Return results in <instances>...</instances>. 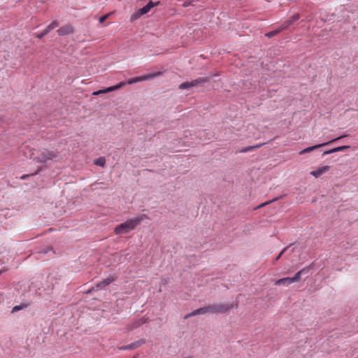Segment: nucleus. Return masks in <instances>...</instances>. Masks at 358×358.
<instances>
[{
    "label": "nucleus",
    "instance_id": "nucleus-7",
    "mask_svg": "<svg viewBox=\"0 0 358 358\" xmlns=\"http://www.w3.org/2000/svg\"><path fill=\"white\" fill-rule=\"evenodd\" d=\"M345 136H346L345 135H343V136H341L337 137V138H334V139H332V140H330V141H327V142H325V143H320V144H317V145H313V146L308 147V148H305V149H303V150H301V151L299 152V154L300 155H303V154H306V153L310 152L313 151V150H316V149H317V148H321V147H322V146H324V145H328V144H329V143H332V142H334V141H338V140H339V139H341V138H344V137H345Z\"/></svg>",
    "mask_w": 358,
    "mask_h": 358
},
{
    "label": "nucleus",
    "instance_id": "nucleus-26",
    "mask_svg": "<svg viewBox=\"0 0 358 358\" xmlns=\"http://www.w3.org/2000/svg\"><path fill=\"white\" fill-rule=\"evenodd\" d=\"M300 18V15L299 14H295L293 16H292L289 20L290 22V24H292L295 21L298 20Z\"/></svg>",
    "mask_w": 358,
    "mask_h": 358
},
{
    "label": "nucleus",
    "instance_id": "nucleus-4",
    "mask_svg": "<svg viewBox=\"0 0 358 358\" xmlns=\"http://www.w3.org/2000/svg\"><path fill=\"white\" fill-rule=\"evenodd\" d=\"M233 307V303H218L209 306V310L211 313L220 314L225 313Z\"/></svg>",
    "mask_w": 358,
    "mask_h": 358
},
{
    "label": "nucleus",
    "instance_id": "nucleus-21",
    "mask_svg": "<svg viewBox=\"0 0 358 358\" xmlns=\"http://www.w3.org/2000/svg\"><path fill=\"white\" fill-rule=\"evenodd\" d=\"M280 32V30L277 29L275 30L266 33L265 36H266L267 38H272V37L276 36L277 34H278Z\"/></svg>",
    "mask_w": 358,
    "mask_h": 358
},
{
    "label": "nucleus",
    "instance_id": "nucleus-3",
    "mask_svg": "<svg viewBox=\"0 0 358 358\" xmlns=\"http://www.w3.org/2000/svg\"><path fill=\"white\" fill-rule=\"evenodd\" d=\"M160 3L159 1L153 2L152 1H150L145 6L140 8L138 10H137L135 13L131 15V20H135L141 15L148 13L152 8L155 6L159 5Z\"/></svg>",
    "mask_w": 358,
    "mask_h": 358
},
{
    "label": "nucleus",
    "instance_id": "nucleus-15",
    "mask_svg": "<svg viewBox=\"0 0 358 358\" xmlns=\"http://www.w3.org/2000/svg\"><path fill=\"white\" fill-rule=\"evenodd\" d=\"M330 169V167L329 166H323L321 167H319L315 171H312L310 174L314 176L315 178H317L322 174L325 173Z\"/></svg>",
    "mask_w": 358,
    "mask_h": 358
},
{
    "label": "nucleus",
    "instance_id": "nucleus-20",
    "mask_svg": "<svg viewBox=\"0 0 358 358\" xmlns=\"http://www.w3.org/2000/svg\"><path fill=\"white\" fill-rule=\"evenodd\" d=\"M262 144H259V145H254V146H248V147H245L244 148H243L240 152L241 153H244V152H250V151H252L253 149L255 148H259Z\"/></svg>",
    "mask_w": 358,
    "mask_h": 358
},
{
    "label": "nucleus",
    "instance_id": "nucleus-19",
    "mask_svg": "<svg viewBox=\"0 0 358 358\" xmlns=\"http://www.w3.org/2000/svg\"><path fill=\"white\" fill-rule=\"evenodd\" d=\"M94 164L96 166L103 167L106 164V159L103 157H100L94 159Z\"/></svg>",
    "mask_w": 358,
    "mask_h": 358
},
{
    "label": "nucleus",
    "instance_id": "nucleus-22",
    "mask_svg": "<svg viewBox=\"0 0 358 358\" xmlns=\"http://www.w3.org/2000/svg\"><path fill=\"white\" fill-rule=\"evenodd\" d=\"M290 25H291V24H290V22H289V20L285 21L280 25V27L278 28V29L280 30V31H282V30L287 29Z\"/></svg>",
    "mask_w": 358,
    "mask_h": 358
},
{
    "label": "nucleus",
    "instance_id": "nucleus-34",
    "mask_svg": "<svg viewBox=\"0 0 358 358\" xmlns=\"http://www.w3.org/2000/svg\"><path fill=\"white\" fill-rule=\"evenodd\" d=\"M48 279L51 280L52 279V277L48 276Z\"/></svg>",
    "mask_w": 358,
    "mask_h": 358
},
{
    "label": "nucleus",
    "instance_id": "nucleus-5",
    "mask_svg": "<svg viewBox=\"0 0 358 358\" xmlns=\"http://www.w3.org/2000/svg\"><path fill=\"white\" fill-rule=\"evenodd\" d=\"M161 74H162L161 72H157V73H154L143 75V76H137V77H134V78H130V79H129L125 83H126V85L127 84L131 85V84H134V83H138V82H141V81H144V80H150V79L154 78L155 77H157V76H160Z\"/></svg>",
    "mask_w": 358,
    "mask_h": 358
},
{
    "label": "nucleus",
    "instance_id": "nucleus-9",
    "mask_svg": "<svg viewBox=\"0 0 358 358\" xmlns=\"http://www.w3.org/2000/svg\"><path fill=\"white\" fill-rule=\"evenodd\" d=\"M58 25H59V24L57 21H53L49 25H48L47 27L41 33L36 34L35 36L38 39H41L46 34H48L50 31H52L55 28L57 27Z\"/></svg>",
    "mask_w": 358,
    "mask_h": 358
},
{
    "label": "nucleus",
    "instance_id": "nucleus-33",
    "mask_svg": "<svg viewBox=\"0 0 358 358\" xmlns=\"http://www.w3.org/2000/svg\"><path fill=\"white\" fill-rule=\"evenodd\" d=\"M3 122V118L0 117V124H1Z\"/></svg>",
    "mask_w": 358,
    "mask_h": 358
},
{
    "label": "nucleus",
    "instance_id": "nucleus-30",
    "mask_svg": "<svg viewBox=\"0 0 358 358\" xmlns=\"http://www.w3.org/2000/svg\"><path fill=\"white\" fill-rule=\"evenodd\" d=\"M8 269L7 268H3L0 270V275L6 271H7Z\"/></svg>",
    "mask_w": 358,
    "mask_h": 358
},
{
    "label": "nucleus",
    "instance_id": "nucleus-2",
    "mask_svg": "<svg viewBox=\"0 0 358 358\" xmlns=\"http://www.w3.org/2000/svg\"><path fill=\"white\" fill-rule=\"evenodd\" d=\"M58 155L56 150H49L46 148L34 149L31 151V158L37 163H45L52 160Z\"/></svg>",
    "mask_w": 358,
    "mask_h": 358
},
{
    "label": "nucleus",
    "instance_id": "nucleus-1",
    "mask_svg": "<svg viewBox=\"0 0 358 358\" xmlns=\"http://www.w3.org/2000/svg\"><path fill=\"white\" fill-rule=\"evenodd\" d=\"M147 218L145 215H141L133 219H129L124 222L117 225L114 229V232L117 235L125 234L133 230L142 221Z\"/></svg>",
    "mask_w": 358,
    "mask_h": 358
},
{
    "label": "nucleus",
    "instance_id": "nucleus-28",
    "mask_svg": "<svg viewBox=\"0 0 358 358\" xmlns=\"http://www.w3.org/2000/svg\"><path fill=\"white\" fill-rule=\"evenodd\" d=\"M287 250V248H284L280 252V254L277 256V257L275 258V260H278L281 256L282 255V254L285 252V250Z\"/></svg>",
    "mask_w": 358,
    "mask_h": 358
},
{
    "label": "nucleus",
    "instance_id": "nucleus-13",
    "mask_svg": "<svg viewBox=\"0 0 358 358\" xmlns=\"http://www.w3.org/2000/svg\"><path fill=\"white\" fill-rule=\"evenodd\" d=\"M207 313H210L209 306H206V307H202V308H200L193 310L190 313L186 315L185 316V318L187 319L188 317H192V316H194L196 315H204Z\"/></svg>",
    "mask_w": 358,
    "mask_h": 358
},
{
    "label": "nucleus",
    "instance_id": "nucleus-24",
    "mask_svg": "<svg viewBox=\"0 0 358 358\" xmlns=\"http://www.w3.org/2000/svg\"><path fill=\"white\" fill-rule=\"evenodd\" d=\"M41 170V168H39L35 173H32V174H25V175H23L20 177V179L21 180H25V179H27L28 178H29L31 176H36L37 175L40 171Z\"/></svg>",
    "mask_w": 358,
    "mask_h": 358
},
{
    "label": "nucleus",
    "instance_id": "nucleus-18",
    "mask_svg": "<svg viewBox=\"0 0 358 358\" xmlns=\"http://www.w3.org/2000/svg\"><path fill=\"white\" fill-rule=\"evenodd\" d=\"M312 267H313V264H310L307 267H305V268L301 269L300 271H299L298 272H296L295 273L294 276L296 278L297 281L300 279V278L301 277L302 275L307 273L309 271V270L310 268H312Z\"/></svg>",
    "mask_w": 358,
    "mask_h": 358
},
{
    "label": "nucleus",
    "instance_id": "nucleus-8",
    "mask_svg": "<svg viewBox=\"0 0 358 358\" xmlns=\"http://www.w3.org/2000/svg\"><path fill=\"white\" fill-rule=\"evenodd\" d=\"M125 85H126L125 82H120L117 85L94 92H93V94L98 95L100 94L107 93V92H112L114 90H117L121 88L122 87L124 86Z\"/></svg>",
    "mask_w": 358,
    "mask_h": 358
},
{
    "label": "nucleus",
    "instance_id": "nucleus-14",
    "mask_svg": "<svg viewBox=\"0 0 358 358\" xmlns=\"http://www.w3.org/2000/svg\"><path fill=\"white\" fill-rule=\"evenodd\" d=\"M57 31L59 36H66L73 34V29L71 25L66 24L61 27Z\"/></svg>",
    "mask_w": 358,
    "mask_h": 358
},
{
    "label": "nucleus",
    "instance_id": "nucleus-31",
    "mask_svg": "<svg viewBox=\"0 0 358 358\" xmlns=\"http://www.w3.org/2000/svg\"><path fill=\"white\" fill-rule=\"evenodd\" d=\"M189 5H190V3H189V2L185 1V2L183 3V6H184V7H187V6H189Z\"/></svg>",
    "mask_w": 358,
    "mask_h": 358
},
{
    "label": "nucleus",
    "instance_id": "nucleus-23",
    "mask_svg": "<svg viewBox=\"0 0 358 358\" xmlns=\"http://www.w3.org/2000/svg\"><path fill=\"white\" fill-rule=\"evenodd\" d=\"M189 88H191V85L189 84V82H184V83H182L179 85V89L180 90H187V89H189Z\"/></svg>",
    "mask_w": 358,
    "mask_h": 358
},
{
    "label": "nucleus",
    "instance_id": "nucleus-29",
    "mask_svg": "<svg viewBox=\"0 0 358 358\" xmlns=\"http://www.w3.org/2000/svg\"><path fill=\"white\" fill-rule=\"evenodd\" d=\"M21 309V307L20 306H15L13 308V312L14 311H17V310H19Z\"/></svg>",
    "mask_w": 358,
    "mask_h": 358
},
{
    "label": "nucleus",
    "instance_id": "nucleus-32",
    "mask_svg": "<svg viewBox=\"0 0 358 358\" xmlns=\"http://www.w3.org/2000/svg\"><path fill=\"white\" fill-rule=\"evenodd\" d=\"M204 134H205V131H201L199 134L200 138H201V136H203Z\"/></svg>",
    "mask_w": 358,
    "mask_h": 358
},
{
    "label": "nucleus",
    "instance_id": "nucleus-16",
    "mask_svg": "<svg viewBox=\"0 0 358 358\" xmlns=\"http://www.w3.org/2000/svg\"><path fill=\"white\" fill-rule=\"evenodd\" d=\"M210 80V78L208 77H203V78H199L197 79L193 80L189 82V84L192 87H197L200 85H203L206 83H208Z\"/></svg>",
    "mask_w": 358,
    "mask_h": 358
},
{
    "label": "nucleus",
    "instance_id": "nucleus-11",
    "mask_svg": "<svg viewBox=\"0 0 358 358\" xmlns=\"http://www.w3.org/2000/svg\"><path fill=\"white\" fill-rule=\"evenodd\" d=\"M145 343V340L144 338H141L134 343H131L127 345L122 346L119 349L120 350H129L136 348L143 344Z\"/></svg>",
    "mask_w": 358,
    "mask_h": 358
},
{
    "label": "nucleus",
    "instance_id": "nucleus-6",
    "mask_svg": "<svg viewBox=\"0 0 358 358\" xmlns=\"http://www.w3.org/2000/svg\"><path fill=\"white\" fill-rule=\"evenodd\" d=\"M115 280V278L113 276H109L101 281L99 282L96 284L94 287L92 288V289L88 290L86 293L89 294L92 291H97L103 289L106 286L109 285L110 283Z\"/></svg>",
    "mask_w": 358,
    "mask_h": 358
},
{
    "label": "nucleus",
    "instance_id": "nucleus-25",
    "mask_svg": "<svg viewBox=\"0 0 358 358\" xmlns=\"http://www.w3.org/2000/svg\"><path fill=\"white\" fill-rule=\"evenodd\" d=\"M278 197H276V198L273 199L272 200H270V201H266V202H264V203H262V204L259 205L256 208H262V207H264V206H266V205L270 204V203H271L272 202L277 201V200H278Z\"/></svg>",
    "mask_w": 358,
    "mask_h": 358
},
{
    "label": "nucleus",
    "instance_id": "nucleus-10",
    "mask_svg": "<svg viewBox=\"0 0 358 358\" xmlns=\"http://www.w3.org/2000/svg\"><path fill=\"white\" fill-rule=\"evenodd\" d=\"M297 282L296 278L294 275V277H286L282 278L278 280H276L274 282L275 285H284V286H288L292 283Z\"/></svg>",
    "mask_w": 358,
    "mask_h": 358
},
{
    "label": "nucleus",
    "instance_id": "nucleus-12",
    "mask_svg": "<svg viewBox=\"0 0 358 358\" xmlns=\"http://www.w3.org/2000/svg\"><path fill=\"white\" fill-rule=\"evenodd\" d=\"M146 322H147V320L144 317L134 320L128 324L127 329L129 331H131L134 329L139 327L142 324H145Z\"/></svg>",
    "mask_w": 358,
    "mask_h": 358
},
{
    "label": "nucleus",
    "instance_id": "nucleus-17",
    "mask_svg": "<svg viewBox=\"0 0 358 358\" xmlns=\"http://www.w3.org/2000/svg\"><path fill=\"white\" fill-rule=\"evenodd\" d=\"M348 148H350V146H348V145H342V146L336 147V148H332L331 150L324 151L323 152L322 155L324 156V155H329L331 153L344 151Z\"/></svg>",
    "mask_w": 358,
    "mask_h": 358
},
{
    "label": "nucleus",
    "instance_id": "nucleus-27",
    "mask_svg": "<svg viewBox=\"0 0 358 358\" xmlns=\"http://www.w3.org/2000/svg\"><path fill=\"white\" fill-rule=\"evenodd\" d=\"M107 17H108L107 15L101 16L99 17V22H101V23L103 22L106 20Z\"/></svg>",
    "mask_w": 358,
    "mask_h": 358
}]
</instances>
